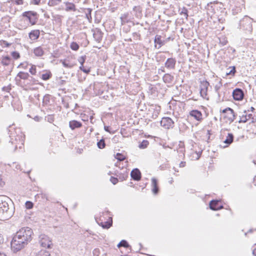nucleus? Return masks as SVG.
<instances>
[{
  "mask_svg": "<svg viewBox=\"0 0 256 256\" xmlns=\"http://www.w3.org/2000/svg\"><path fill=\"white\" fill-rule=\"evenodd\" d=\"M218 2H210L208 3L206 6V9L207 10L208 14L210 15L215 13V9L217 8Z\"/></svg>",
  "mask_w": 256,
  "mask_h": 256,
  "instance_id": "obj_17",
  "label": "nucleus"
},
{
  "mask_svg": "<svg viewBox=\"0 0 256 256\" xmlns=\"http://www.w3.org/2000/svg\"><path fill=\"white\" fill-rule=\"evenodd\" d=\"M115 158L120 162H122L126 159V157L120 153H117L115 156Z\"/></svg>",
  "mask_w": 256,
  "mask_h": 256,
  "instance_id": "obj_36",
  "label": "nucleus"
},
{
  "mask_svg": "<svg viewBox=\"0 0 256 256\" xmlns=\"http://www.w3.org/2000/svg\"><path fill=\"white\" fill-rule=\"evenodd\" d=\"M160 126L166 129H170L174 126V122L169 117H164L160 121Z\"/></svg>",
  "mask_w": 256,
  "mask_h": 256,
  "instance_id": "obj_8",
  "label": "nucleus"
},
{
  "mask_svg": "<svg viewBox=\"0 0 256 256\" xmlns=\"http://www.w3.org/2000/svg\"><path fill=\"white\" fill-rule=\"evenodd\" d=\"M22 16L28 20L32 26L37 23L39 18V14L36 12L32 10L24 12H22Z\"/></svg>",
  "mask_w": 256,
  "mask_h": 256,
  "instance_id": "obj_5",
  "label": "nucleus"
},
{
  "mask_svg": "<svg viewBox=\"0 0 256 256\" xmlns=\"http://www.w3.org/2000/svg\"><path fill=\"white\" fill-rule=\"evenodd\" d=\"M246 116L247 118H248V120L252 119V122H254L256 121V118H254V117H252V114H246Z\"/></svg>",
  "mask_w": 256,
  "mask_h": 256,
  "instance_id": "obj_58",
  "label": "nucleus"
},
{
  "mask_svg": "<svg viewBox=\"0 0 256 256\" xmlns=\"http://www.w3.org/2000/svg\"><path fill=\"white\" fill-rule=\"evenodd\" d=\"M52 77V74L50 70L47 71L46 73L42 74L41 76L42 80H50Z\"/></svg>",
  "mask_w": 256,
  "mask_h": 256,
  "instance_id": "obj_29",
  "label": "nucleus"
},
{
  "mask_svg": "<svg viewBox=\"0 0 256 256\" xmlns=\"http://www.w3.org/2000/svg\"><path fill=\"white\" fill-rule=\"evenodd\" d=\"M178 146V148H185L184 142L182 141L179 142Z\"/></svg>",
  "mask_w": 256,
  "mask_h": 256,
  "instance_id": "obj_63",
  "label": "nucleus"
},
{
  "mask_svg": "<svg viewBox=\"0 0 256 256\" xmlns=\"http://www.w3.org/2000/svg\"><path fill=\"white\" fill-rule=\"evenodd\" d=\"M36 256H51L49 252L46 250H42L37 254Z\"/></svg>",
  "mask_w": 256,
  "mask_h": 256,
  "instance_id": "obj_37",
  "label": "nucleus"
},
{
  "mask_svg": "<svg viewBox=\"0 0 256 256\" xmlns=\"http://www.w3.org/2000/svg\"><path fill=\"white\" fill-rule=\"evenodd\" d=\"M104 130L108 132H110V134H114V132H112L111 131V128L110 126H104Z\"/></svg>",
  "mask_w": 256,
  "mask_h": 256,
  "instance_id": "obj_59",
  "label": "nucleus"
},
{
  "mask_svg": "<svg viewBox=\"0 0 256 256\" xmlns=\"http://www.w3.org/2000/svg\"><path fill=\"white\" fill-rule=\"evenodd\" d=\"M25 206L26 209L30 210L34 206V204L30 201H26L25 203Z\"/></svg>",
  "mask_w": 256,
  "mask_h": 256,
  "instance_id": "obj_45",
  "label": "nucleus"
},
{
  "mask_svg": "<svg viewBox=\"0 0 256 256\" xmlns=\"http://www.w3.org/2000/svg\"><path fill=\"white\" fill-rule=\"evenodd\" d=\"M86 60V56H82L80 57L78 59V62L80 63V66L84 65Z\"/></svg>",
  "mask_w": 256,
  "mask_h": 256,
  "instance_id": "obj_47",
  "label": "nucleus"
},
{
  "mask_svg": "<svg viewBox=\"0 0 256 256\" xmlns=\"http://www.w3.org/2000/svg\"><path fill=\"white\" fill-rule=\"evenodd\" d=\"M16 84L22 87L32 85L34 82V78L28 72H20L16 78Z\"/></svg>",
  "mask_w": 256,
  "mask_h": 256,
  "instance_id": "obj_3",
  "label": "nucleus"
},
{
  "mask_svg": "<svg viewBox=\"0 0 256 256\" xmlns=\"http://www.w3.org/2000/svg\"><path fill=\"white\" fill-rule=\"evenodd\" d=\"M11 55L13 57V58L15 60H17L20 58V53L16 51L12 52L11 53Z\"/></svg>",
  "mask_w": 256,
  "mask_h": 256,
  "instance_id": "obj_46",
  "label": "nucleus"
},
{
  "mask_svg": "<svg viewBox=\"0 0 256 256\" xmlns=\"http://www.w3.org/2000/svg\"><path fill=\"white\" fill-rule=\"evenodd\" d=\"M93 34V37L94 40L98 42H100L103 37L104 33L101 31L99 28H96L92 30Z\"/></svg>",
  "mask_w": 256,
  "mask_h": 256,
  "instance_id": "obj_13",
  "label": "nucleus"
},
{
  "mask_svg": "<svg viewBox=\"0 0 256 256\" xmlns=\"http://www.w3.org/2000/svg\"><path fill=\"white\" fill-rule=\"evenodd\" d=\"M11 44L8 42L6 41V40H2L0 41V45L3 47V48H5V47H8Z\"/></svg>",
  "mask_w": 256,
  "mask_h": 256,
  "instance_id": "obj_51",
  "label": "nucleus"
},
{
  "mask_svg": "<svg viewBox=\"0 0 256 256\" xmlns=\"http://www.w3.org/2000/svg\"><path fill=\"white\" fill-rule=\"evenodd\" d=\"M70 48L73 50L76 51L80 48V46L76 42H72L70 45Z\"/></svg>",
  "mask_w": 256,
  "mask_h": 256,
  "instance_id": "obj_38",
  "label": "nucleus"
},
{
  "mask_svg": "<svg viewBox=\"0 0 256 256\" xmlns=\"http://www.w3.org/2000/svg\"><path fill=\"white\" fill-rule=\"evenodd\" d=\"M132 10L134 12H142L141 8L140 6H134L132 8Z\"/></svg>",
  "mask_w": 256,
  "mask_h": 256,
  "instance_id": "obj_57",
  "label": "nucleus"
},
{
  "mask_svg": "<svg viewBox=\"0 0 256 256\" xmlns=\"http://www.w3.org/2000/svg\"><path fill=\"white\" fill-rule=\"evenodd\" d=\"M210 86L209 82L206 80H203L200 84V94L202 98L207 96L208 87Z\"/></svg>",
  "mask_w": 256,
  "mask_h": 256,
  "instance_id": "obj_10",
  "label": "nucleus"
},
{
  "mask_svg": "<svg viewBox=\"0 0 256 256\" xmlns=\"http://www.w3.org/2000/svg\"><path fill=\"white\" fill-rule=\"evenodd\" d=\"M234 135L232 133H228L226 139L224 140V143L226 144L228 146L231 144L234 141Z\"/></svg>",
  "mask_w": 256,
  "mask_h": 256,
  "instance_id": "obj_27",
  "label": "nucleus"
},
{
  "mask_svg": "<svg viewBox=\"0 0 256 256\" xmlns=\"http://www.w3.org/2000/svg\"><path fill=\"white\" fill-rule=\"evenodd\" d=\"M40 31L38 30H32L29 33V37L32 40H36L40 37Z\"/></svg>",
  "mask_w": 256,
  "mask_h": 256,
  "instance_id": "obj_22",
  "label": "nucleus"
},
{
  "mask_svg": "<svg viewBox=\"0 0 256 256\" xmlns=\"http://www.w3.org/2000/svg\"><path fill=\"white\" fill-rule=\"evenodd\" d=\"M248 120V118H247L246 114V115H242V116L240 117V120L238 121L240 123L241 122H246Z\"/></svg>",
  "mask_w": 256,
  "mask_h": 256,
  "instance_id": "obj_48",
  "label": "nucleus"
},
{
  "mask_svg": "<svg viewBox=\"0 0 256 256\" xmlns=\"http://www.w3.org/2000/svg\"><path fill=\"white\" fill-rule=\"evenodd\" d=\"M253 22H255L254 19L248 16H244L240 20L239 26L246 34H252V32Z\"/></svg>",
  "mask_w": 256,
  "mask_h": 256,
  "instance_id": "obj_4",
  "label": "nucleus"
},
{
  "mask_svg": "<svg viewBox=\"0 0 256 256\" xmlns=\"http://www.w3.org/2000/svg\"><path fill=\"white\" fill-rule=\"evenodd\" d=\"M11 200L8 196H0V211L4 214L6 218H10L14 213V208L10 207L8 202Z\"/></svg>",
  "mask_w": 256,
  "mask_h": 256,
  "instance_id": "obj_2",
  "label": "nucleus"
},
{
  "mask_svg": "<svg viewBox=\"0 0 256 256\" xmlns=\"http://www.w3.org/2000/svg\"><path fill=\"white\" fill-rule=\"evenodd\" d=\"M226 116L228 118V120L230 122H232L236 119V116L234 114V110H232V112L228 111L227 114H226Z\"/></svg>",
  "mask_w": 256,
  "mask_h": 256,
  "instance_id": "obj_28",
  "label": "nucleus"
},
{
  "mask_svg": "<svg viewBox=\"0 0 256 256\" xmlns=\"http://www.w3.org/2000/svg\"><path fill=\"white\" fill-rule=\"evenodd\" d=\"M66 10L67 12H75L76 9V6L72 2H66Z\"/></svg>",
  "mask_w": 256,
  "mask_h": 256,
  "instance_id": "obj_26",
  "label": "nucleus"
},
{
  "mask_svg": "<svg viewBox=\"0 0 256 256\" xmlns=\"http://www.w3.org/2000/svg\"><path fill=\"white\" fill-rule=\"evenodd\" d=\"M96 220L98 224L104 228L108 229L112 226V217H108V220L104 222H102H102H99L97 218H96ZM100 220H101V218H100Z\"/></svg>",
  "mask_w": 256,
  "mask_h": 256,
  "instance_id": "obj_14",
  "label": "nucleus"
},
{
  "mask_svg": "<svg viewBox=\"0 0 256 256\" xmlns=\"http://www.w3.org/2000/svg\"><path fill=\"white\" fill-rule=\"evenodd\" d=\"M28 64L26 62L20 63L18 66V68H22L24 69H26Z\"/></svg>",
  "mask_w": 256,
  "mask_h": 256,
  "instance_id": "obj_54",
  "label": "nucleus"
},
{
  "mask_svg": "<svg viewBox=\"0 0 256 256\" xmlns=\"http://www.w3.org/2000/svg\"><path fill=\"white\" fill-rule=\"evenodd\" d=\"M178 156L180 158H184L185 156V148H178L177 149Z\"/></svg>",
  "mask_w": 256,
  "mask_h": 256,
  "instance_id": "obj_32",
  "label": "nucleus"
},
{
  "mask_svg": "<svg viewBox=\"0 0 256 256\" xmlns=\"http://www.w3.org/2000/svg\"><path fill=\"white\" fill-rule=\"evenodd\" d=\"M97 146L100 149H102L106 147L105 140L104 138H102L97 142Z\"/></svg>",
  "mask_w": 256,
  "mask_h": 256,
  "instance_id": "obj_30",
  "label": "nucleus"
},
{
  "mask_svg": "<svg viewBox=\"0 0 256 256\" xmlns=\"http://www.w3.org/2000/svg\"><path fill=\"white\" fill-rule=\"evenodd\" d=\"M218 18L220 23L222 24L225 22V18L222 15L218 16Z\"/></svg>",
  "mask_w": 256,
  "mask_h": 256,
  "instance_id": "obj_56",
  "label": "nucleus"
},
{
  "mask_svg": "<svg viewBox=\"0 0 256 256\" xmlns=\"http://www.w3.org/2000/svg\"><path fill=\"white\" fill-rule=\"evenodd\" d=\"M80 69L86 74H88L90 72V68L84 66V65L80 66Z\"/></svg>",
  "mask_w": 256,
  "mask_h": 256,
  "instance_id": "obj_41",
  "label": "nucleus"
},
{
  "mask_svg": "<svg viewBox=\"0 0 256 256\" xmlns=\"http://www.w3.org/2000/svg\"><path fill=\"white\" fill-rule=\"evenodd\" d=\"M10 142L14 144V150L18 147L21 148L24 143V137L22 135L12 136L10 135Z\"/></svg>",
  "mask_w": 256,
  "mask_h": 256,
  "instance_id": "obj_6",
  "label": "nucleus"
},
{
  "mask_svg": "<svg viewBox=\"0 0 256 256\" xmlns=\"http://www.w3.org/2000/svg\"><path fill=\"white\" fill-rule=\"evenodd\" d=\"M11 90H12V86H11L10 84H9L8 86H4L2 88V91L6 92H9Z\"/></svg>",
  "mask_w": 256,
  "mask_h": 256,
  "instance_id": "obj_50",
  "label": "nucleus"
},
{
  "mask_svg": "<svg viewBox=\"0 0 256 256\" xmlns=\"http://www.w3.org/2000/svg\"><path fill=\"white\" fill-rule=\"evenodd\" d=\"M69 126L72 130H74L80 128L82 126V123L76 120H70L69 122Z\"/></svg>",
  "mask_w": 256,
  "mask_h": 256,
  "instance_id": "obj_20",
  "label": "nucleus"
},
{
  "mask_svg": "<svg viewBox=\"0 0 256 256\" xmlns=\"http://www.w3.org/2000/svg\"><path fill=\"white\" fill-rule=\"evenodd\" d=\"M228 111L232 112V109L230 108H227L222 110V113L227 114Z\"/></svg>",
  "mask_w": 256,
  "mask_h": 256,
  "instance_id": "obj_64",
  "label": "nucleus"
},
{
  "mask_svg": "<svg viewBox=\"0 0 256 256\" xmlns=\"http://www.w3.org/2000/svg\"><path fill=\"white\" fill-rule=\"evenodd\" d=\"M39 243L42 246L48 248H51L53 246L51 239L44 234L39 236Z\"/></svg>",
  "mask_w": 256,
  "mask_h": 256,
  "instance_id": "obj_7",
  "label": "nucleus"
},
{
  "mask_svg": "<svg viewBox=\"0 0 256 256\" xmlns=\"http://www.w3.org/2000/svg\"><path fill=\"white\" fill-rule=\"evenodd\" d=\"M130 176L133 180L138 181L141 179V172L139 169L135 168L132 170L130 172Z\"/></svg>",
  "mask_w": 256,
  "mask_h": 256,
  "instance_id": "obj_15",
  "label": "nucleus"
},
{
  "mask_svg": "<svg viewBox=\"0 0 256 256\" xmlns=\"http://www.w3.org/2000/svg\"><path fill=\"white\" fill-rule=\"evenodd\" d=\"M152 192L154 194H156L158 193L159 188L158 186V180L153 178L152 179Z\"/></svg>",
  "mask_w": 256,
  "mask_h": 256,
  "instance_id": "obj_19",
  "label": "nucleus"
},
{
  "mask_svg": "<svg viewBox=\"0 0 256 256\" xmlns=\"http://www.w3.org/2000/svg\"><path fill=\"white\" fill-rule=\"evenodd\" d=\"M40 0H30V4H35V5H38L40 3Z\"/></svg>",
  "mask_w": 256,
  "mask_h": 256,
  "instance_id": "obj_61",
  "label": "nucleus"
},
{
  "mask_svg": "<svg viewBox=\"0 0 256 256\" xmlns=\"http://www.w3.org/2000/svg\"><path fill=\"white\" fill-rule=\"evenodd\" d=\"M121 24L124 25L126 23H128L130 22V14L128 12H126L122 14L120 17Z\"/></svg>",
  "mask_w": 256,
  "mask_h": 256,
  "instance_id": "obj_21",
  "label": "nucleus"
},
{
  "mask_svg": "<svg viewBox=\"0 0 256 256\" xmlns=\"http://www.w3.org/2000/svg\"><path fill=\"white\" fill-rule=\"evenodd\" d=\"M31 68L29 70V72L32 74V75H35L36 72V66L35 65L30 64Z\"/></svg>",
  "mask_w": 256,
  "mask_h": 256,
  "instance_id": "obj_42",
  "label": "nucleus"
},
{
  "mask_svg": "<svg viewBox=\"0 0 256 256\" xmlns=\"http://www.w3.org/2000/svg\"><path fill=\"white\" fill-rule=\"evenodd\" d=\"M165 67L164 66H162L160 68H158V74H161L162 73L165 72Z\"/></svg>",
  "mask_w": 256,
  "mask_h": 256,
  "instance_id": "obj_62",
  "label": "nucleus"
},
{
  "mask_svg": "<svg viewBox=\"0 0 256 256\" xmlns=\"http://www.w3.org/2000/svg\"><path fill=\"white\" fill-rule=\"evenodd\" d=\"M149 144V142L148 140H143L138 145V148L140 149H144L148 147Z\"/></svg>",
  "mask_w": 256,
  "mask_h": 256,
  "instance_id": "obj_31",
  "label": "nucleus"
},
{
  "mask_svg": "<svg viewBox=\"0 0 256 256\" xmlns=\"http://www.w3.org/2000/svg\"><path fill=\"white\" fill-rule=\"evenodd\" d=\"M165 59H166L165 56L164 54H161V53H160L159 54L157 55V56H156V60L158 62L164 61Z\"/></svg>",
  "mask_w": 256,
  "mask_h": 256,
  "instance_id": "obj_40",
  "label": "nucleus"
},
{
  "mask_svg": "<svg viewBox=\"0 0 256 256\" xmlns=\"http://www.w3.org/2000/svg\"><path fill=\"white\" fill-rule=\"evenodd\" d=\"M232 96L236 100H242L244 97V91L241 88H236L233 90Z\"/></svg>",
  "mask_w": 256,
  "mask_h": 256,
  "instance_id": "obj_12",
  "label": "nucleus"
},
{
  "mask_svg": "<svg viewBox=\"0 0 256 256\" xmlns=\"http://www.w3.org/2000/svg\"><path fill=\"white\" fill-rule=\"evenodd\" d=\"M190 115L194 117L196 120L200 121L202 120V114L200 111L197 110H192L190 112Z\"/></svg>",
  "mask_w": 256,
  "mask_h": 256,
  "instance_id": "obj_18",
  "label": "nucleus"
},
{
  "mask_svg": "<svg viewBox=\"0 0 256 256\" xmlns=\"http://www.w3.org/2000/svg\"><path fill=\"white\" fill-rule=\"evenodd\" d=\"M60 62H61L62 64V66L64 68H70L74 66V64L67 62L66 60H60Z\"/></svg>",
  "mask_w": 256,
  "mask_h": 256,
  "instance_id": "obj_33",
  "label": "nucleus"
},
{
  "mask_svg": "<svg viewBox=\"0 0 256 256\" xmlns=\"http://www.w3.org/2000/svg\"><path fill=\"white\" fill-rule=\"evenodd\" d=\"M54 120V117L53 115H48V121L50 122H52Z\"/></svg>",
  "mask_w": 256,
  "mask_h": 256,
  "instance_id": "obj_60",
  "label": "nucleus"
},
{
  "mask_svg": "<svg viewBox=\"0 0 256 256\" xmlns=\"http://www.w3.org/2000/svg\"><path fill=\"white\" fill-rule=\"evenodd\" d=\"M62 0H49L48 2V5L50 6H54L58 4Z\"/></svg>",
  "mask_w": 256,
  "mask_h": 256,
  "instance_id": "obj_35",
  "label": "nucleus"
},
{
  "mask_svg": "<svg viewBox=\"0 0 256 256\" xmlns=\"http://www.w3.org/2000/svg\"><path fill=\"white\" fill-rule=\"evenodd\" d=\"M176 60L175 58H168L164 63V67L168 70H174L176 68Z\"/></svg>",
  "mask_w": 256,
  "mask_h": 256,
  "instance_id": "obj_9",
  "label": "nucleus"
},
{
  "mask_svg": "<svg viewBox=\"0 0 256 256\" xmlns=\"http://www.w3.org/2000/svg\"><path fill=\"white\" fill-rule=\"evenodd\" d=\"M34 53L36 56L40 57L44 54V50L41 46H38L34 49Z\"/></svg>",
  "mask_w": 256,
  "mask_h": 256,
  "instance_id": "obj_24",
  "label": "nucleus"
},
{
  "mask_svg": "<svg viewBox=\"0 0 256 256\" xmlns=\"http://www.w3.org/2000/svg\"><path fill=\"white\" fill-rule=\"evenodd\" d=\"M120 244H122V247L131 249V246L128 244V242L126 240H122L120 242Z\"/></svg>",
  "mask_w": 256,
  "mask_h": 256,
  "instance_id": "obj_39",
  "label": "nucleus"
},
{
  "mask_svg": "<svg viewBox=\"0 0 256 256\" xmlns=\"http://www.w3.org/2000/svg\"><path fill=\"white\" fill-rule=\"evenodd\" d=\"M154 42L155 48L158 49L165 44L166 40H162L161 36L157 34L155 36Z\"/></svg>",
  "mask_w": 256,
  "mask_h": 256,
  "instance_id": "obj_16",
  "label": "nucleus"
},
{
  "mask_svg": "<svg viewBox=\"0 0 256 256\" xmlns=\"http://www.w3.org/2000/svg\"><path fill=\"white\" fill-rule=\"evenodd\" d=\"M236 72V67L235 66H233L232 69L228 72H226V74H230V75H234V74Z\"/></svg>",
  "mask_w": 256,
  "mask_h": 256,
  "instance_id": "obj_55",
  "label": "nucleus"
},
{
  "mask_svg": "<svg viewBox=\"0 0 256 256\" xmlns=\"http://www.w3.org/2000/svg\"><path fill=\"white\" fill-rule=\"evenodd\" d=\"M11 60L10 57L8 56H2L1 64L2 66H8L10 64Z\"/></svg>",
  "mask_w": 256,
  "mask_h": 256,
  "instance_id": "obj_25",
  "label": "nucleus"
},
{
  "mask_svg": "<svg viewBox=\"0 0 256 256\" xmlns=\"http://www.w3.org/2000/svg\"><path fill=\"white\" fill-rule=\"evenodd\" d=\"M228 42V41L225 38H220V43L222 45V46H224L226 45Z\"/></svg>",
  "mask_w": 256,
  "mask_h": 256,
  "instance_id": "obj_53",
  "label": "nucleus"
},
{
  "mask_svg": "<svg viewBox=\"0 0 256 256\" xmlns=\"http://www.w3.org/2000/svg\"><path fill=\"white\" fill-rule=\"evenodd\" d=\"M33 231L28 227H24L18 231L11 242L14 250L18 252L23 248L32 240Z\"/></svg>",
  "mask_w": 256,
  "mask_h": 256,
  "instance_id": "obj_1",
  "label": "nucleus"
},
{
  "mask_svg": "<svg viewBox=\"0 0 256 256\" xmlns=\"http://www.w3.org/2000/svg\"><path fill=\"white\" fill-rule=\"evenodd\" d=\"M10 2L16 5H22L24 4V0H10Z\"/></svg>",
  "mask_w": 256,
  "mask_h": 256,
  "instance_id": "obj_49",
  "label": "nucleus"
},
{
  "mask_svg": "<svg viewBox=\"0 0 256 256\" xmlns=\"http://www.w3.org/2000/svg\"><path fill=\"white\" fill-rule=\"evenodd\" d=\"M222 80L218 81V83L216 84V85L214 86V90L216 92H217L218 94H219L218 90L222 86Z\"/></svg>",
  "mask_w": 256,
  "mask_h": 256,
  "instance_id": "obj_43",
  "label": "nucleus"
},
{
  "mask_svg": "<svg viewBox=\"0 0 256 256\" xmlns=\"http://www.w3.org/2000/svg\"><path fill=\"white\" fill-rule=\"evenodd\" d=\"M118 176V180H120V181H124V180H126L128 177V174L127 172H126V174H120L119 176Z\"/></svg>",
  "mask_w": 256,
  "mask_h": 256,
  "instance_id": "obj_44",
  "label": "nucleus"
},
{
  "mask_svg": "<svg viewBox=\"0 0 256 256\" xmlns=\"http://www.w3.org/2000/svg\"><path fill=\"white\" fill-rule=\"evenodd\" d=\"M220 200H212L209 204V206L210 209L212 210H221L223 208V206L220 204Z\"/></svg>",
  "mask_w": 256,
  "mask_h": 256,
  "instance_id": "obj_11",
  "label": "nucleus"
},
{
  "mask_svg": "<svg viewBox=\"0 0 256 256\" xmlns=\"http://www.w3.org/2000/svg\"><path fill=\"white\" fill-rule=\"evenodd\" d=\"M174 76L171 75L170 74H165L162 77L164 82L165 83H168V84L172 83L174 80Z\"/></svg>",
  "mask_w": 256,
  "mask_h": 256,
  "instance_id": "obj_23",
  "label": "nucleus"
},
{
  "mask_svg": "<svg viewBox=\"0 0 256 256\" xmlns=\"http://www.w3.org/2000/svg\"><path fill=\"white\" fill-rule=\"evenodd\" d=\"M110 181L113 184H116L118 182V179L117 178L111 176L110 178Z\"/></svg>",
  "mask_w": 256,
  "mask_h": 256,
  "instance_id": "obj_52",
  "label": "nucleus"
},
{
  "mask_svg": "<svg viewBox=\"0 0 256 256\" xmlns=\"http://www.w3.org/2000/svg\"><path fill=\"white\" fill-rule=\"evenodd\" d=\"M179 12L180 14H184L186 16V18L187 19L188 15V10L186 7H183L182 8L179 9Z\"/></svg>",
  "mask_w": 256,
  "mask_h": 256,
  "instance_id": "obj_34",
  "label": "nucleus"
}]
</instances>
